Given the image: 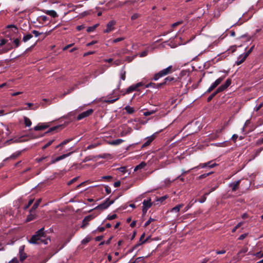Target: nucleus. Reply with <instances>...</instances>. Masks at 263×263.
<instances>
[{
	"mask_svg": "<svg viewBox=\"0 0 263 263\" xmlns=\"http://www.w3.org/2000/svg\"><path fill=\"white\" fill-rule=\"evenodd\" d=\"M50 239L46 237L44 232V228H42L36 231L29 240L30 243L32 244H44L47 245Z\"/></svg>",
	"mask_w": 263,
	"mask_h": 263,
	"instance_id": "obj_1",
	"label": "nucleus"
},
{
	"mask_svg": "<svg viewBox=\"0 0 263 263\" xmlns=\"http://www.w3.org/2000/svg\"><path fill=\"white\" fill-rule=\"evenodd\" d=\"M174 71L172 66H169L154 74L153 80L157 81L159 78L172 73Z\"/></svg>",
	"mask_w": 263,
	"mask_h": 263,
	"instance_id": "obj_2",
	"label": "nucleus"
},
{
	"mask_svg": "<svg viewBox=\"0 0 263 263\" xmlns=\"http://www.w3.org/2000/svg\"><path fill=\"white\" fill-rule=\"evenodd\" d=\"M115 200H109V198L106 199V200L102 203L97 206L96 209L105 210L108 208L111 204H112Z\"/></svg>",
	"mask_w": 263,
	"mask_h": 263,
	"instance_id": "obj_3",
	"label": "nucleus"
},
{
	"mask_svg": "<svg viewBox=\"0 0 263 263\" xmlns=\"http://www.w3.org/2000/svg\"><path fill=\"white\" fill-rule=\"evenodd\" d=\"M224 77H221L217 79L206 90L207 93H210L215 89L224 80Z\"/></svg>",
	"mask_w": 263,
	"mask_h": 263,
	"instance_id": "obj_4",
	"label": "nucleus"
},
{
	"mask_svg": "<svg viewBox=\"0 0 263 263\" xmlns=\"http://www.w3.org/2000/svg\"><path fill=\"white\" fill-rule=\"evenodd\" d=\"M144 84L142 82H139L137 84H133L127 88L126 93H129L134 91H138L139 90L138 88L139 87L142 86Z\"/></svg>",
	"mask_w": 263,
	"mask_h": 263,
	"instance_id": "obj_5",
	"label": "nucleus"
},
{
	"mask_svg": "<svg viewBox=\"0 0 263 263\" xmlns=\"http://www.w3.org/2000/svg\"><path fill=\"white\" fill-rule=\"evenodd\" d=\"M142 204V212L143 214H145L147 212V210L150 208L153 204L151 199L144 200Z\"/></svg>",
	"mask_w": 263,
	"mask_h": 263,
	"instance_id": "obj_6",
	"label": "nucleus"
},
{
	"mask_svg": "<svg viewBox=\"0 0 263 263\" xmlns=\"http://www.w3.org/2000/svg\"><path fill=\"white\" fill-rule=\"evenodd\" d=\"M93 112V110L92 109H89L87 110L84 111L80 114H79L77 117V119L78 120H81L86 117H87L91 115Z\"/></svg>",
	"mask_w": 263,
	"mask_h": 263,
	"instance_id": "obj_7",
	"label": "nucleus"
},
{
	"mask_svg": "<svg viewBox=\"0 0 263 263\" xmlns=\"http://www.w3.org/2000/svg\"><path fill=\"white\" fill-rule=\"evenodd\" d=\"M116 24V22L114 21H109L107 25L106 29L104 31L105 33H109L115 29L114 25Z\"/></svg>",
	"mask_w": 263,
	"mask_h": 263,
	"instance_id": "obj_8",
	"label": "nucleus"
},
{
	"mask_svg": "<svg viewBox=\"0 0 263 263\" xmlns=\"http://www.w3.org/2000/svg\"><path fill=\"white\" fill-rule=\"evenodd\" d=\"M211 162H212L211 161H209L206 163H200L197 166L194 167L192 168V169H195V168H204L206 167L212 168L217 165L216 163L211 164Z\"/></svg>",
	"mask_w": 263,
	"mask_h": 263,
	"instance_id": "obj_9",
	"label": "nucleus"
},
{
	"mask_svg": "<svg viewBox=\"0 0 263 263\" xmlns=\"http://www.w3.org/2000/svg\"><path fill=\"white\" fill-rule=\"evenodd\" d=\"M231 84V80L228 79L226 80V82L223 85H221L217 88V91H223L227 89Z\"/></svg>",
	"mask_w": 263,
	"mask_h": 263,
	"instance_id": "obj_10",
	"label": "nucleus"
},
{
	"mask_svg": "<svg viewBox=\"0 0 263 263\" xmlns=\"http://www.w3.org/2000/svg\"><path fill=\"white\" fill-rule=\"evenodd\" d=\"M228 125V122L225 123L223 126L220 129H217L215 132V134L214 135H211L210 138L212 139H215L219 137V134L222 132V130L226 128V127Z\"/></svg>",
	"mask_w": 263,
	"mask_h": 263,
	"instance_id": "obj_11",
	"label": "nucleus"
},
{
	"mask_svg": "<svg viewBox=\"0 0 263 263\" xmlns=\"http://www.w3.org/2000/svg\"><path fill=\"white\" fill-rule=\"evenodd\" d=\"M241 180H238L229 184V187L231 188L232 192H235L238 189Z\"/></svg>",
	"mask_w": 263,
	"mask_h": 263,
	"instance_id": "obj_12",
	"label": "nucleus"
},
{
	"mask_svg": "<svg viewBox=\"0 0 263 263\" xmlns=\"http://www.w3.org/2000/svg\"><path fill=\"white\" fill-rule=\"evenodd\" d=\"M93 217L91 215H88L86 216L84 219L82 220V224L81 227L83 229H84L86 226L88 224L89 221L92 220Z\"/></svg>",
	"mask_w": 263,
	"mask_h": 263,
	"instance_id": "obj_13",
	"label": "nucleus"
},
{
	"mask_svg": "<svg viewBox=\"0 0 263 263\" xmlns=\"http://www.w3.org/2000/svg\"><path fill=\"white\" fill-rule=\"evenodd\" d=\"M126 72L124 69V67H123L120 71L119 72V77L120 80L124 81L126 78ZM121 85V81H119L118 84V87H120Z\"/></svg>",
	"mask_w": 263,
	"mask_h": 263,
	"instance_id": "obj_14",
	"label": "nucleus"
},
{
	"mask_svg": "<svg viewBox=\"0 0 263 263\" xmlns=\"http://www.w3.org/2000/svg\"><path fill=\"white\" fill-rule=\"evenodd\" d=\"M24 246H21L19 250L20 259L23 261L27 257L26 253L24 252Z\"/></svg>",
	"mask_w": 263,
	"mask_h": 263,
	"instance_id": "obj_15",
	"label": "nucleus"
},
{
	"mask_svg": "<svg viewBox=\"0 0 263 263\" xmlns=\"http://www.w3.org/2000/svg\"><path fill=\"white\" fill-rule=\"evenodd\" d=\"M49 127V125L47 123H42L39 124L35 127H34V130L36 131H39L43 129H46Z\"/></svg>",
	"mask_w": 263,
	"mask_h": 263,
	"instance_id": "obj_16",
	"label": "nucleus"
},
{
	"mask_svg": "<svg viewBox=\"0 0 263 263\" xmlns=\"http://www.w3.org/2000/svg\"><path fill=\"white\" fill-rule=\"evenodd\" d=\"M247 58L246 55H245L243 53L240 55L237 60L236 61V64L237 65H240L246 60Z\"/></svg>",
	"mask_w": 263,
	"mask_h": 263,
	"instance_id": "obj_17",
	"label": "nucleus"
},
{
	"mask_svg": "<svg viewBox=\"0 0 263 263\" xmlns=\"http://www.w3.org/2000/svg\"><path fill=\"white\" fill-rule=\"evenodd\" d=\"M154 139L155 136L154 135L148 137L146 141L143 144L142 147H144L149 145Z\"/></svg>",
	"mask_w": 263,
	"mask_h": 263,
	"instance_id": "obj_18",
	"label": "nucleus"
},
{
	"mask_svg": "<svg viewBox=\"0 0 263 263\" xmlns=\"http://www.w3.org/2000/svg\"><path fill=\"white\" fill-rule=\"evenodd\" d=\"M123 141H124V140L121 139H116V140H112V141H109L108 142V143L109 144H110V145H117L120 144Z\"/></svg>",
	"mask_w": 263,
	"mask_h": 263,
	"instance_id": "obj_19",
	"label": "nucleus"
},
{
	"mask_svg": "<svg viewBox=\"0 0 263 263\" xmlns=\"http://www.w3.org/2000/svg\"><path fill=\"white\" fill-rule=\"evenodd\" d=\"M183 204H179L174 207L171 210V212H176L178 213L180 211V209L183 207Z\"/></svg>",
	"mask_w": 263,
	"mask_h": 263,
	"instance_id": "obj_20",
	"label": "nucleus"
},
{
	"mask_svg": "<svg viewBox=\"0 0 263 263\" xmlns=\"http://www.w3.org/2000/svg\"><path fill=\"white\" fill-rule=\"evenodd\" d=\"M72 153V152H70V153H68L67 154H63L60 156H59L57 158H55V161H59L61 160H63L65 158H66V157L69 156L70 155H71V154Z\"/></svg>",
	"mask_w": 263,
	"mask_h": 263,
	"instance_id": "obj_21",
	"label": "nucleus"
},
{
	"mask_svg": "<svg viewBox=\"0 0 263 263\" xmlns=\"http://www.w3.org/2000/svg\"><path fill=\"white\" fill-rule=\"evenodd\" d=\"M45 13L46 14L50 15L54 18L58 16V14L54 10H46Z\"/></svg>",
	"mask_w": 263,
	"mask_h": 263,
	"instance_id": "obj_22",
	"label": "nucleus"
},
{
	"mask_svg": "<svg viewBox=\"0 0 263 263\" xmlns=\"http://www.w3.org/2000/svg\"><path fill=\"white\" fill-rule=\"evenodd\" d=\"M146 165V163L145 162H142L139 165H137L135 168L134 171H137L139 170L142 169Z\"/></svg>",
	"mask_w": 263,
	"mask_h": 263,
	"instance_id": "obj_23",
	"label": "nucleus"
},
{
	"mask_svg": "<svg viewBox=\"0 0 263 263\" xmlns=\"http://www.w3.org/2000/svg\"><path fill=\"white\" fill-rule=\"evenodd\" d=\"M41 201V199H39L33 205L32 207L31 208V210H30V212H32L33 211H34L38 207Z\"/></svg>",
	"mask_w": 263,
	"mask_h": 263,
	"instance_id": "obj_24",
	"label": "nucleus"
},
{
	"mask_svg": "<svg viewBox=\"0 0 263 263\" xmlns=\"http://www.w3.org/2000/svg\"><path fill=\"white\" fill-rule=\"evenodd\" d=\"M24 124H25L26 126L29 127L31 125L32 122L28 118H27V117H24Z\"/></svg>",
	"mask_w": 263,
	"mask_h": 263,
	"instance_id": "obj_25",
	"label": "nucleus"
},
{
	"mask_svg": "<svg viewBox=\"0 0 263 263\" xmlns=\"http://www.w3.org/2000/svg\"><path fill=\"white\" fill-rule=\"evenodd\" d=\"M248 251V248L247 247H243L240 251L237 253L238 257L242 256V254L246 253Z\"/></svg>",
	"mask_w": 263,
	"mask_h": 263,
	"instance_id": "obj_26",
	"label": "nucleus"
},
{
	"mask_svg": "<svg viewBox=\"0 0 263 263\" xmlns=\"http://www.w3.org/2000/svg\"><path fill=\"white\" fill-rule=\"evenodd\" d=\"M175 81H176L175 78H174V77L169 76L164 79V82L165 84H167L168 82H174Z\"/></svg>",
	"mask_w": 263,
	"mask_h": 263,
	"instance_id": "obj_27",
	"label": "nucleus"
},
{
	"mask_svg": "<svg viewBox=\"0 0 263 263\" xmlns=\"http://www.w3.org/2000/svg\"><path fill=\"white\" fill-rule=\"evenodd\" d=\"M30 214L28 215L26 221H30L35 218V214L31 213L32 212H30Z\"/></svg>",
	"mask_w": 263,
	"mask_h": 263,
	"instance_id": "obj_28",
	"label": "nucleus"
},
{
	"mask_svg": "<svg viewBox=\"0 0 263 263\" xmlns=\"http://www.w3.org/2000/svg\"><path fill=\"white\" fill-rule=\"evenodd\" d=\"M125 110L128 114H133L135 111V109L133 107L129 106H127L125 107Z\"/></svg>",
	"mask_w": 263,
	"mask_h": 263,
	"instance_id": "obj_29",
	"label": "nucleus"
},
{
	"mask_svg": "<svg viewBox=\"0 0 263 263\" xmlns=\"http://www.w3.org/2000/svg\"><path fill=\"white\" fill-rule=\"evenodd\" d=\"M32 35H31V34H27L25 35H24L23 36V41L24 42H27L28 40H29L30 39H31L32 37Z\"/></svg>",
	"mask_w": 263,
	"mask_h": 263,
	"instance_id": "obj_30",
	"label": "nucleus"
},
{
	"mask_svg": "<svg viewBox=\"0 0 263 263\" xmlns=\"http://www.w3.org/2000/svg\"><path fill=\"white\" fill-rule=\"evenodd\" d=\"M220 91H217V89L212 94H211L207 99L208 102H210L218 93Z\"/></svg>",
	"mask_w": 263,
	"mask_h": 263,
	"instance_id": "obj_31",
	"label": "nucleus"
},
{
	"mask_svg": "<svg viewBox=\"0 0 263 263\" xmlns=\"http://www.w3.org/2000/svg\"><path fill=\"white\" fill-rule=\"evenodd\" d=\"M98 25H99L98 24H97L92 26L88 27L87 29V31L88 32H90L93 31L96 29V28L98 26Z\"/></svg>",
	"mask_w": 263,
	"mask_h": 263,
	"instance_id": "obj_32",
	"label": "nucleus"
},
{
	"mask_svg": "<svg viewBox=\"0 0 263 263\" xmlns=\"http://www.w3.org/2000/svg\"><path fill=\"white\" fill-rule=\"evenodd\" d=\"M132 131V128H129L127 131L125 132V131H122L120 133V136L121 137H124L126 135H127V134H129Z\"/></svg>",
	"mask_w": 263,
	"mask_h": 263,
	"instance_id": "obj_33",
	"label": "nucleus"
},
{
	"mask_svg": "<svg viewBox=\"0 0 263 263\" xmlns=\"http://www.w3.org/2000/svg\"><path fill=\"white\" fill-rule=\"evenodd\" d=\"M54 139H52V140H50V141H49L45 145H44L43 147H42V149L43 150H44L47 147H48V146H49L50 145L52 144V143L54 142Z\"/></svg>",
	"mask_w": 263,
	"mask_h": 263,
	"instance_id": "obj_34",
	"label": "nucleus"
},
{
	"mask_svg": "<svg viewBox=\"0 0 263 263\" xmlns=\"http://www.w3.org/2000/svg\"><path fill=\"white\" fill-rule=\"evenodd\" d=\"M156 111V110H151L149 111H146L143 112V115L145 116H148L154 114Z\"/></svg>",
	"mask_w": 263,
	"mask_h": 263,
	"instance_id": "obj_35",
	"label": "nucleus"
},
{
	"mask_svg": "<svg viewBox=\"0 0 263 263\" xmlns=\"http://www.w3.org/2000/svg\"><path fill=\"white\" fill-rule=\"evenodd\" d=\"M91 239V238L90 237H86L84 239L82 240L81 243L83 245L86 244L87 243L89 242Z\"/></svg>",
	"mask_w": 263,
	"mask_h": 263,
	"instance_id": "obj_36",
	"label": "nucleus"
},
{
	"mask_svg": "<svg viewBox=\"0 0 263 263\" xmlns=\"http://www.w3.org/2000/svg\"><path fill=\"white\" fill-rule=\"evenodd\" d=\"M212 173H213V172H211L208 173H205V174H202L198 177V179H203V178H205L206 177L208 176L209 175L212 174Z\"/></svg>",
	"mask_w": 263,
	"mask_h": 263,
	"instance_id": "obj_37",
	"label": "nucleus"
},
{
	"mask_svg": "<svg viewBox=\"0 0 263 263\" xmlns=\"http://www.w3.org/2000/svg\"><path fill=\"white\" fill-rule=\"evenodd\" d=\"M209 194V193H205L203 196L201 198V199L199 200V202L203 203L204 202L206 199V196Z\"/></svg>",
	"mask_w": 263,
	"mask_h": 263,
	"instance_id": "obj_38",
	"label": "nucleus"
},
{
	"mask_svg": "<svg viewBox=\"0 0 263 263\" xmlns=\"http://www.w3.org/2000/svg\"><path fill=\"white\" fill-rule=\"evenodd\" d=\"M232 3V1L231 0H228V2L226 4H223L222 6L221 7L220 9L222 10L226 9L228 4H231Z\"/></svg>",
	"mask_w": 263,
	"mask_h": 263,
	"instance_id": "obj_39",
	"label": "nucleus"
},
{
	"mask_svg": "<svg viewBox=\"0 0 263 263\" xmlns=\"http://www.w3.org/2000/svg\"><path fill=\"white\" fill-rule=\"evenodd\" d=\"M243 223L240 222H239L233 229L232 230V232L234 233L237 229L242 225Z\"/></svg>",
	"mask_w": 263,
	"mask_h": 263,
	"instance_id": "obj_40",
	"label": "nucleus"
},
{
	"mask_svg": "<svg viewBox=\"0 0 263 263\" xmlns=\"http://www.w3.org/2000/svg\"><path fill=\"white\" fill-rule=\"evenodd\" d=\"M71 140H72V139H66L61 143V145H62L63 146L64 145H65V144H67L68 143H69V142H70Z\"/></svg>",
	"mask_w": 263,
	"mask_h": 263,
	"instance_id": "obj_41",
	"label": "nucleus"
},
{
	"mask_svg": "<svg viewBox=\"0 0 263 263\" xmlns=\"http://www.w3.org/2000/svg\"><path fill=\"white\" fill-rule=\"evenodd\" d=\"M263 107V105H262V103H260V104H259L258 105H257L255 107H254V111H258V110H259L260 109V108Z\"/></svg>",
	"mask_w": 263,
	"mask_h": 263,
	"instance_id": "obj_42",
	"label": "nucleus"
},
{
	"mask_svg": "<svg viewBox=\"0 0 263 263\" xmlns=\"http://www.w3.org/2000/svg\"><path fill=\"white\" fill-rule=\"evenodd\" d=\"M34 201V199H30L29 201H28V203L27 204V205H26V206H25L24 207V209H28L33 203Z\"/></svg>",
	"mask_w": 263,
	"mask_h": 263,
	"instance_id": "obj_43",
	"label": "nucleus"
},
{
	"mask_svg": "<svg viewBox=\"0 0 263 263\" xmlns=\"http://www.w3.org/2000/svg\"><path fill=\"white\" fill-rule=\"evenodd\" d=\"M117 217V215L116 214H113L112 215H108L107 217V219L108 220H113Z\"/></svg>",
	"mask_w": 263,
	"mask_h": 263,
	"instance_id": "obj_44",
	"label": "nucleus"
},
{
	"mask_svg": "<svg viewBox=\"0 0 263 263\" xmlns=\"http://www.w3.org/2000/svg\"><path fill=\"white\" fill-rule=\"evenodd\" d=\"M124 40V37H118V38H117V39H114L113 41H112V42L114 43H116L118 42H120V41H122Z\"/></svg>",
	"mask_w": 263,
	"mask_h": 263,
	"instance_id": "obj_45",
	"label": "nucleus"
},
{
	"mask_svg": "<svg viewBox=\"0 0 263 263\" xmlns=\"http://www.w3.org/2000/svg\"><path fill=\"white\" fill-rule=\"evenodd\" d=\"M254 255L258 258H261L262 257H263V252H257L256 254H255Z\"/></svg>",
	"mask_w": 263,
	"mask_h": 263,
	"instance_id": "obj_46",
	"label": "nucleus"
},
{
	"mask_svg": "<svg viewBox=\"0 0 263 263\" xmlns=\"http://www.w3.org/2000/svg\"><path fill=\"white\" fill-rule=\"evenodd\" d=\"M59 127H60L59 126H54V127H51V128H49V129L46 133H48L51 132L57 129Z\"/></svg>",
	"mask_w": 263,
	"mask_h": 263,
	"instance_id": "obj_47",
	"label": "nucleus"
},
{
	"mask_svg": "<svg viewBox=\"0 0 263 263\" xmlns=\"http://www.w3.org/2000/svg\"><path fill=\"white\" fill-rule=\"evenodd\" d=\"M156 84L154 83H149L145 85V88H148L150 87L155 88Z\"/></svg>",
	"mask_w": 263,
	"mask_h": 263,
	"instance_id": "obj_48",
	"label": "nucleus"
},
{
	"mask_svg": "<svg viewBox=\"0 0 263 263\" xmlns=\"http://www.w3.org/2000/svg\"><path fill=\"white\" fill-rule=\"evenodd\" d=\"M105 191L107 194H110L111 192V189L108 185L105 186Z\"/></svg>",
	"mask_w": 263,
	"mask_h": 263,
	"instance_id": "obj_49",
	"label": "nucleus"
},
{
	"mask_svg": "<svg viewBox=\"0 0 263 263\" xmlns=\"http://www.w3.org/2000/svg\"><path fill=\"white\" fill-rule=\"evenodd\" d=\"M32 33L35 35V36L36 37H37L39 36L40 35H41V34H42V33H41V32H39L38 31H36V30H33L32 31Z\"/></svg>",
	"mask_w": 263,
	"mask_h": 263,
	"instance_id": "obj_50",
	"label": "nucleus"
},
{
	"mask_svg": "<svg viewBox=\"0 0 263 263\" xmlns=\"http://www.w3.org/2000/svg\"><path fill=\"white\" fill-rule=\"evenodd\" d=\"M154 219L150 218H149V219H148V220H147V221L145 223V224H144V227H147V226L150 224V223H151L152 221H154Z\"/></svg>",
	"mask_w": 263,
	"mask_h": 263,
	"instance_id": "obj_51",
	"label": "nucleus"
},
{
	"mask_svg": "<svg viewBox=\"0 0 263 263\" xmlns=\"http://www.w3.org/2000/svg\"><path fill=\"white\" fill-rule=\"evenodd\" d=\"M73 89H74L73 88H70V89H68V90L67 91V92H65V93H64L62 95V98H63V97H65V95H67V94L70 93L72 91H73Z\"/></svg>",
	"mask_w": 263,
	"mask_h": 263,
	"instance_id": "obj_52",
	"label": "nucleus"
},
{
	"mask_svg": "<svg viewBox=\"0 0 263 263\" xmlns=\"http://www.w3.org/2000/svg\"><path fill=\"white\" fill-rule=\"evenodd\" d=\"M167 198V196H162L160 198H159L157 201H160V202H162L163 201H164L166 198Z\"/></svg>",
	"mask_w": 263,
	"mask_h": 263,
	"instance_id": "obj_53",
	"label": "nucleus"
},
{
	"mask_svg": "<svg viewBox=\"0 0 263 263\" xmlns=\"http://www.w3.org/2000/svg\"><path fill=\"white\" fill-rule=\"evenodd\" d=\"M139 17V15L138 13H135L131 16L132 20H135Z\"/></svg>",
	"mask_w": 263,
	"mask_h": 263,
	"instance_id": "obj_54",
	"label": "nucleus"
},
{
	"mask_svg": "<svg viewBox=\"0 0 263 263\" xmlns=\"http://www.w3.org/2000/svg\"><path fill=\"white\" fill-rule=\"evenodd\" d=\"M247 235H248V233L243 234L239 237L238 239L239 240H243L247 236Z\"/></svg>",
	"mask_w": 263,
	"mask_h": 263,
	"instance_id": "obj_55",
	"label": "nucleus"
},
{
	"mask_svg": "<svg viewBox=\"0 0 263 263\" xmlns=\"http://www.w3.org/2000/svg\"><path fill=\"white\" fill-rule=\"evenodd\" d=\"M165 85V84L164 83V82H162V83H161L156 84L155 88H160L162 85Z\"/></svg>",
	"mask_w": 263,
	"mask_h": 263,
	"instance_id": "obj_56",
	"label": "nucleus"
},
{
	"mask_svg": "<svg viewBox=\"0 0 263 263\" xmlns=\"http://www.w3.org/2000/svg\"><path fill=\"white\" fill-rule=\"evenodd\" d=\"M13 43L15 44L16 47H17L20 45V40L18 39H16L13 41Z\"/></svg>",
	"mask_w": 263,
	"mask_h": 263,
	"instance_id": "obj_57",
	"label": "nucleus"
},
{
	"mask_svg": "<svg viewBox=\"0 0 263 263\" xmlns=\"http://www.w3.org/2000/svg\"><path fill=\"white\" fill-rule=\"evenodd\" d=\"M78 178L77 177H75L74 178H73L72 180H71L70 181H69L67 184L68 185H71V184H72L73 182H74L77 180Z\"/></svg>",
	"mask_w": 263,
	"mask_h": 263,
	"instance_id": "obj_58",
	"label": "nucleus"
},
{
	"mask_svg": "<svg viewBox=\"0 0 263 263\" xmlns=\"http://www.w3.org/2000/svg\"><path fill=\"white\" fill-rule=\"evenodd\" d=\"M85 26L84 25H80V26H78L77 27V29L78 31H80L82 29H83L84 28H85Z\"/></svg>",
	"mask_w": 263,
	"mask_h": 263,
	"instance_id": "obj_59",
	"label": "nucleus"
},
{
	"mask_svg": "<svg viewBox=\"0 0 263 263\" xmlns=\"http://www.w3.org/2000/svg\"><path fill=\"white\" fill-rule=\"evenodd\" d=\"M92 159V158L91 156L86 157L84 158V159L83 160V162H87V161H90V160H91Z\"/></svg>",
	"mask_w": 263,
	"mask_h": 263,
	"instance_id": "obj_60",
	"label": "nucleus"
},
{
	"mask_svg": "<svg viewBox=\"0 0 263 263\" xmlns=\"http://www.w3.org/2000/svg\"><path fill=\"white\" fill-rule=\"evenodd\" d=\"M226 252V250H222L221 251H218V250H217L216 251V253L217 254H224Z\"/></svg>",
	"mask_w": 263,
	"mask_h": 263,
	"instance_id": "obj_61",
	"label": "nucleus"
},
{
	"mask_svg": "<svg viewBox=\"0 0 263 263\" xmlns=\"http://www.w3.org/2000/svg\"><path fill=\"white\" fill-rule=\"evenodd\" d=\"M147 55V51H144L143 52H142L140 54V57H145Z\"/></svg>",
	"mask_w": 263,
	"mask_h": 263,
	"instance_id": "obj_62",
	"label": "nucleus"
},
{
	"mask_svg": "<svg viewBox=\"0 0 263 263\" xmlns=\"http://www.w3.org/2000/svg\"><path fill=\"white\" fill-rule=\"evenodd\" d=\"M9 263H18V261L16 257H14Z\"/></svg>",
	"mask_w": 263,
	"mask_h": 263,
	"instance_id": "obj_63",
	"label": "nucleus"
},
{
	"mask_svg": "<svg viewBox=\"0 0 263 263\" xmlns=\"http://www.w3.org/2000/svg\"><path fill=\"white\" fill-rule=\"evenodd\" d=\"M97 146L96 144H90L87 147L86 149H90L93 148Z\"/></svg>",
	"mask_w": 263,
	"mask_h": 263,
	"instance_id": "obj_64",
	"label": "nucleus"
}]
</instances>
